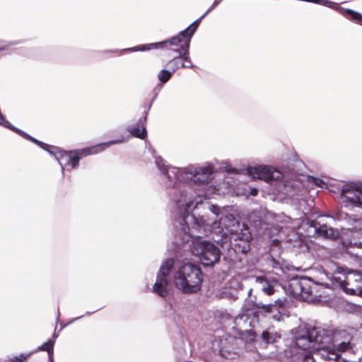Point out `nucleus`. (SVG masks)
Wrapping results in <instances>:
<instances>
[{
	"instance_id": "473e14b6",
	"label": "nucleus",
	"mask_w": 362,
	"mask_h": 362,
	"mask_svg": "<svg viewBox=\"0 0 362 362\" xmlns=\"http://www.w3.org/2000/svg\"><path fill=\"white\" fill-rule=\"evenodd\" d=\"M258 193V189H256V188H252L250 189V194L252 195V196H256Z\"/></svg>"
},
{
	"instance_id": "bb28decb",
	"label": "nucleus",
	"mask_w": 362,
	"mask_h": 362,
	"mask_svg": "<svg viewBox=\"0 0 362 362\" xmlns=\"http://www.w3.org/2000/svg\"><path fill=\"white\" fill-rule=\"evenodd\" d=\"M351 228L349 229L352 233L353 236L356 234V230L362 228V219H353L350 223Z\"/></svg>"
},
{
	"instance_id": "0eeeda50",
	"label": "nucleus",
	"mask_w": 362,
	"mask_h": 362,
	"mask_svg": "<svg viewBox=\"0 0 362 362\" xmlns=\"http://www.w3.org/2000/svg\"><path fill=\"white\" fill-rule=\"evenodd\" d=\"M340 196L346 207L362 210V181L351 182L343 185Z\"/></svg>"
},
{
	"instance_id": "6ab92c4d",
	"label": "nucleus",
	"mask_w": 362,
	"mask_h": 362,
	"mask_svg": "<svg viewBox=\"0 0 362 362\" xmlns=\"http://www.w3.org/2000/svg\"><path fill=\"white\" fill-rule=\"evenodd\" d=\"M207 15L206 13H204L201 17H199L197 20L193 22L189 26H188L184 30L180 32L177 37L180 39H187L189 37V40L191 41V38L193 36L194 33L197 29L199 24L201 21Z\"/></svg>"
},
{
	"instance_id": "cd10ccee",
	"label": "nucleus",
	"mask_w": 362,
	"mask_h": 362,
	"mask_svg": "<svg viewBox=\"0 0 362 362\" xmlns=\"http://www.w3.org/2000/svg\"><path fill=\"white\" fill-rule=\"evenodd\" d=\"M237 237L238 239L246 242H249L252 239L251 234L247 228H245L240 234L237 235Z\"/></svg>"
},
{
	"instance_id": "b1692460",
	"label": "nucleus",
	"mask_w": 362,
	"mask_h": 362,
	"mask_svg": "<svg viewBox=\"0 0 362 362\" xmlns=\"http://www.w3.org/2000/svg\"><path fill=\"white\" fill-rule=\"evenodd\" d=\"M280 338L281 335L276 332L263 331L262 333V339L266 344H273Z\"/></svg>"
},
{
	"instance_id": "9d476101",
	"label": "nucleus",
	"mask_w": 362,
	"mask_h": 362,
	"mask_svg": "<svg viewBox=\"0 0 362 362\" xmlns=\"http://www.w3.org/2000/svg\"><path fill=\"white\" fill-rule=\"evenodd\" d=\"M247 174L254 179H259L266 182L279 180L282 178V173L272 166L260 165L247 168Z\"/></svg>"
},
{
	"instance_id": "7c9ffc66",
	"label": "nucleus",
	"mask_w": 362,
	"mask_h": 362,
	"mask_svg": "<svg viewBox=\"0 0 362 362\" xmlns=\"http://www.w3.org/2000/svg\"><path fill=\"white\" fill-rule=\"evenodd\" d=\"M313 182L315 185H317L321 188H323V187H325V186H326V183L320 179L314 178Z\"/></svg>"
},
{
	"instance_id": "ddd939ff",
	"label": "nucleus",
	"mask_w": 362,
	"mask_h": 362,
	"mask_svg": "<svg viewBox=\"0 0 362 362\" xmlns=\"http://www.w3.org/2000/svg\"><path fill=\"white\" fill-rule=\"evenodd\" d=\"M190 40L189 37L187 39L177 38L175 45L173 48H170V52H180L182 61L185 63V67H192V60L189 56Z\"/></svg>"
},
{
	"instance_id": "c9c22d12",
	"label": "nucleus",
	"mask_w": 362,
	"mask_h": 362,
	"mask_svg": "<svg viewBox=\"0 0 362 362\" xmlns=\"http://www.w3.org/2000/svg\"><path fill=\"white\" fill-rule=\"evenodd\" d=\"M129 136H127V139H125V138H124V137H122V139H124V141L123 143L126 142V141H127V139H129ZM118 139H121V138L117 139V140H118Z\"/></svg>"
},
{
	"instance_id": "2f4dec72",
	"label": "nucleus",
	"mask_w": 362,
	"mask_h": 362,
	"mask_svg": "<svg viewBox=\"0 0 362 362\" xmlns=\"http://www.w3.org/2000/svg\"><path fill=\"white\" fill-rule=\"evenodd\" d=\"M221 1V0H216L211 5V6L205 12L207 14L209 13L213 9H214Z\"/></svg>"
},
{
	"instance_id": "1a4fd4ad",
	"label": "nucleus",
	"mask_w": 362,
	"mask_h": 362,
	"mask_svg": "<svg viewBox=\"0 0 362 362\" xmlns=\"http://www.w3.org/2000/svg\"><path fill=\"white\" fill-rule=\"evenodd\" d=\"M243 344V341L240 337L223 334L218 340H215L213 345L218 348L219 353L223 357L232 358L238 354L239 346Z\"/></svg>"
},
{
	"instance_id": "9b49d317",
	"label": "nucleus",
	"mask_w": 362,
	"mask_h": 362,
	"mask_svg": "<svg viewBox=\"0 0 362 362\" xmlns=\"http://www.w3.org/2000/svg\"><path fill=\"white\" fill-rule=\"evenodd\" d=\"M286 304V299L279 298L274 301V303L263 304L258 303L257 308L259 311L264 312L266 314L269 315V317L272 320L280 322L283 320L284 315L281 313V310H284Z\"/></svg>"
},
{
	"instance_id": "7ed1b4c3",
	"label": "nucleus",
	"mask_w": 362,
	"mask_h": 362,
	"mask_svg": "<svg viewBox=\"0 0 362 362\" xmlns=\"http://www.w3.org/2000/svg\"><path fill=\"white\" fill-rule=\"evenodd\" d=\"M203 273L199 266L185 262L181 264L174 274L175 287L184 293H194L201 289Z\"/></svg>"
},
{
	"instance_id": "aec40b11",
	"label": "nucleus",
	"mask_w": 362,
	"mask_h": 362,
	"mask_svg": "<svg viewBox=\"0 0 362 362\" xmlns=\"http://www.w3.org/2000/svg\"><path fill=\"white\" fill-rule=\"evenodd\" d=\"M168 52L169 56H171L172 53L175 54L173 59L169 60L166 64V66L168 67L169 70H170L174 74L177 69L185 68V63L182 61L180 52Z\"/></svg>"
},
{
	"instance_id": "423d86ee",
	"label": "nucleus",
	"mask_w": 362,
	"mask_h": 362,
	"mask_svg": "<svg viewBox=\"0 0 362 362\" xmlns=\"http://www.w3.org/2000/svg\"><path fill=\"white\" fill-rule=\"evenodd\" d=\"M349 348V339L341 342L334 339L333 343L319 346L301 354L303 356V362H317L320 359L334 361L340 357L342 351Z\"/></svg>"
},
{
	"instance_id": "dca6fc26",
	"label": "nucleus",
	"mask_w": 362,
	"mask_h": 362,
	"mask_svg": "<svg viewBox=\"0 0 362 362\" xmlns=\"http://www.w3.org/2000/svg\"><path fill=\"white\" fill-rule=\"evenodd\" d=\"M310 228L313 229V234L318 237L337 239L339 236V231L326 224H321L319 222H313Z\"/></svg>"
},
{
	"instance_id": "a878e982",
	"label": "nucleus",
	"mask_w": 362,
	"mask_h": 362,
	"mask_svg": "<svg viewBox=\"0 0 362 362\" xmlns=\"http://www.w3.org/2000/svg\"><path fill=\"white\" fill-rule=\"evenodd\" d=\"M173 73L169 69H162L158 74V79L162 83H167L172 77Z\"/></svg>"
},
{
	"instance_id": "5701e85b",
	"label": "nucleus",
	"mask_w": 362,
	"mask_h": 362,
	"mask_svg": "<svg viewBox=\"0 0 362 362\" xmlns=\"http://www.w3.org/2000/svg\"><path fill=\"white\" fill-rule=\"evenodd\" d=\"M312 293H310V299H308V301L313 302L316 300H320V298L322 296V287L321 285L313 281V284Z\"/></svg>"
},
{
	"instance_id": "e433bc0d",
	"label": "nucleus",
	"mask_w": 362,
	"mask_h": 362,
	"mask_svg": "<svg viewBox=\"0 0 362 362\" xmlns=\"http://www.w3.org/2000/svg\"><path fill=\"white\" fill-rule=\"evenodd\" d=\"M358 312H360V313H361V320H362V307H361V308H358Z\"/></svg>"
},
{
	"instance_id": "c85d7f7f",
	"label": "nucleus",
	"mask_w": 362,
	"mask_h": 362,
	"mask_svg": "<svg viewBox=\"0 0 362 362\" xmlns=\"http://www.w3.org/2000/svg\"><path fill=\"white\" fill-rule=\"evenodd\" d=\"M344 245H347L349 246H355L357 247H362V243L356 241L354 238L351 239L350 240L346 241L343 240Z\"/></svg>"
},
{
	"instance_id": "4be33fe9",
	"label": "nucleus",
	"mask_w": 362,
	"mask_h": 362,
	"mask_svg": "<svg viewBox=\"0 0 362 362\" xmlns=\"http://www.w3.org/2000/svg\"><path fill=\"white\" fill-rule=\"evenodd\" d=\"M127 130L130 133L131 136L144 139L147 134L146 129L144 127H128Z\"/></svg>"
},
{
	"instance_id": "2eb2a0df",
	"label": "nucleus",
	"mask_w": 362,
	"mask_h": 362,
	"mask_svg": "<svg viewBox=\"0 0 362 362\" xmlns=\"http://www.w3.org/2000/svg\"><path fill=\"white\" fill-rule=\"evenodd\" d=\"M255 314L253 310L250 308V303H246L234 320V323L238 327L239 334L244 331V328H247V325H250L251 322L249 321L250 316Z\"/></svg>"
},
{
	"instance_id": "6e6552de",
	"label": "nucleus",
	"mask_w": 362,
	"mask_h": 362,
	"mask_svg": "<svg viewBox=\"0 0 362 362\" xmlns=\"http://www.w3.org/2000/svg\"><path fill=\"white\" fill-rule=\"evenodd\" d=\"M175 264V260L171 258H167L164 260L159 269L156 276V281L153 286V291L162 298H165L168 294V284L169 281L168 276L173 269Z\"/></svg>"
},
{
	"instance_id": "f704fd0d",
	"label": "nucleus",
	"mask_w": 362,
	"mask_h": 362,
	"mask_svg": "<svg viewBox=\"0 0 362 362\" xmlns=\"http://www.w3.org/2000/svg\"><path fill=\"white\" fill-rule=\"evenodd\" d=\"M129 136H127V139H125V138H124V137H122V139H124V141L123 143L126 142V141H127V139H129ZM118 139H121V138L117 139V140H118Z\"/></svg>"
},
{
	"instance_id": "4468645a",
	"label": "nucleus",
	"mask_w": 362,
	"mask_h": 362,
	"mask_svg": "<svg viewBox=\"0 0 362 362\" xmlns=\"http://www.w3.org/2000/svg\"><path fill=\"white\" fill-rule=\"evenodd\" d=\"M313 281L310 278H302L299 280L295 281L292 285L295 286V293L300 295L303 300L308 301L310 299V293H312Z\"/></svg>"
},
{
	"instance_id": "20e7f679",
	"label": "nucleus",
	"mask_w": 362,
	"mask_h": 362,
	"mask_svg": "<svg viewBox=\"0 0 362 362\" xmlns=\"http://www.w3.org/2000/svg\"><path fill=\"white\" fill-rule=\"evenodd\" d=\"M329 279L332 284L349 295L362 296V272L336 265Z\"/></svg>"
},
{
	"instance_id": "39448f33",
	"label": "nucleus",
	"mask_w": 362,
	"mask_h": 362,
	"mask_svg": "<svg viewBox=\"0 0 362 362\" xmlns=\"http://www.w3.org/2000/svg\"><path fill=\"white\" fill-rule=\"evenodd\" d=\"M185 232L181 230L179 234L180 244L189 243L191 252L193 255L199 257L204 266H213L220 259L221 252L219 249L212 243L201 239L202 236L192 237L188 241H184Z\"/></svg>"
},
{
	"instance_id": "f3484780",
	"label": "nucleus",
	"mask_w": 362,
	"mask_h": 362,
	"mask_svg": "<svg viewBox=\"0 0 362 362\" xmlns=\"http://www.w3.org/2000/svg\"><path fill=\"white\" fill-rule=\"evenodd\" d=\"M286 194L291 197H296L298 199V197H303L306 193V189L303 185L298 180H288L285 185Z\"/></svg>"
},
{
	"instance_id": "412c9836",
	"label": "nucleus",
	"mask_w": 362,
	"mask_h": 362,
	"mask_svg": "<svg viewBox=\"0 0 362 362\" xmlns=\"http://www.w3.org/2000/svg\"><path fill=\"white\" fill-rule=\"evenodd\" d=\"M344 10L345 16L348 19L362 26V14L350 8H341Z\"/></svg>"
},
{
	"instance_id": "f8f14e48",
	"label": "nucleus",
	"mask_w": 362,
	"mask_h": 362,
	"mask_svg": "<svg viewBox=\"0 0 362 362\" xmlns=\"http://www.w3.org/2000/svg\"><path fill=\"white\" fill-rule=\"evenodd\" d=\"M177 39V35L173 36L170 37L168 40H163L158 42H153L146 45H141L139 46H135L133 47L124 49L122 51H127V52H144V51H148L152 49H166L168 51H170V48H173L174 45H175L176 40Z\"/></svg>"
},
{
	"instance_id": "393cba45",
	"label": "nucleus",
	"mask_w": 362,
	"mask_h": 362,
	"mask_svg": "<svg viewBox=\"0 0 362 362\" xmlns=\"http://www.w3.org/2000/svg\"><path fill=\"white\" fill-rule=\"evenodd\" d=\"M54 342V339H49L47 341L39 346L36 351L39 350L47 351L49 361L53 362V347Z\"/></svg>"
},
{
	"instance_id": "f03ea898",
	"label": "nucleus",
	"mask_w": 362,
	"mask_h": 362,
	"mask_svg": "<svg viewBox=\"0 0 362 362\" xmlns=\"http://www.w3.org/2000/svg\"><path fill=\"white\" fill-rule=\"evenodd\" d=\"M337 333L332 329L321 327L299 328L293 339V349H300L304 353L315 349L319 346L332 343L337 339Z\"/></svg>"
},
{
	"instance_id": "a211bd4d",
	"label": "nucleus",
	"mask_w": 362,
	"mask_h": 362,
	"mask_svg": "<svg viewBox=\"0 0 362 362\" xmlns=\"http://www.w3.org/2000/svg\"><path fill=\"white\" fill-rule=\"evenodd\" d=\"M256 283L267 296L273 295L276 291V288L279 286V282L276 279H268L265 276H257Z\"/></svg>"
},
{
	"instance_id": "c756f323",
	"label": "nucleus",
	"mask_w": 362,
	"mask_h": 362,
	"mask_svg": "<svg viewBox=\"0 0 362 362\" xmlns=\"http://www.w3.org/2000/svg\"><path fill=\"white\" fill-rule=\"evenodd\" d=\"M30 355V354H21L20 356H14L12 359L13 361H16V362H23L24 361H25L27 359V358Z\"/></svg>"
},
{
	"instance_id": "f257e3e1",
	"label": "nucleus",
	"mask_w": 362,
	"mask_h": 362,
	"mask_svg": "<svg viewBox=\"0 0 362 362\" xmlns=\"http://www.w3.org/2000/svg\"><path fill=\"white\" fill-rule=\"evenodd\" d=\"M155 164L168 180L169 187H172L170 199L174 204V213L180 218V230L185 232L184 241L194 236L207 235L213 231L224 235V229L233 234V230L229 229L226 223V221H235L233 215H228L225 208L204 202L206 195L196 193L190 187L176 182L208 185L216 172L213 162L177 168L168 165L161 157L157 156Z\"/></svg>"
},
{
	"instance_id": "72a5a7b5",
	"label": "nucleus",
	"mask_w": 362,
	"mask_h": 362,
	"mask_svg": "<svg viewBox=\"0 0 362 362\" xmlns=\"http://www.w3.org/2000/svg\"><path fill=\"white\" fill-rule=\"evenodd\" d=\"M79 318H81V317H76V318L73 319L70 322H69V323H68V325H69V324H71V322H74V321H76V320H78Z\"/></svg>"
}]
</instances>
